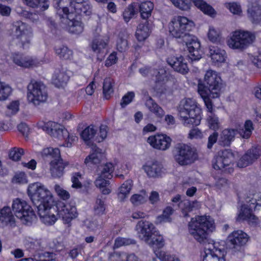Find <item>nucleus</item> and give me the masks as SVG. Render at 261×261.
<instances>
[{
  "label": "nucleus",
  "mask_w": 261,
  "mask_h": 261,
  "mask_svg": "<svg viewBox=\"0 0 261 261\" xmlns=\"http://www.w3.org/2000/svg\"><path fill=\"white\" fill-rule=\"evenodd\" d=\"M153 250L154 253L163 252L159 250L162 248L165 245L164 240L162 236L159 234V232L156 231L153 233L151 237H150L148 241L145 242Z\"/></svg>",
  "instance_id": "30"
},
{
  "label": "nucleus",
  "mask_w": 261,
  "mask_h": 261,
  "mask_svg": "<svg viewBox=\"0 0 261 261\" xmlns=\"http://www.w3.org/2000/svg\"><path fill=\"white\" fill-rule=\"evenodd\" d=\"M205 255L203 261H225L224 257H219L218 254L210 249H205Z\"/></svg>",
  "instance_id": "50"
},
{
  "label": "nucleus",
  "mask_w": 261,
  "mask_h": 261,
  "mask_svg": "<svg viewBox=\"0 0 261 261\" xmlns=\"http://www.w3.org/2000/svg\"><path fill=\"white\" fill-rule=\"evenodd\" d=\"M141 194H134L130 198V201L135 205L143 204L146 201V196Z\"/></svg>",
  "instance_id": "61"
},
{
  "label": "nucleus",
  "mask_w": 261,
  "mask_h": 261,
  "mask_svg": "<svg viewBox=\"0 0 261 261\" xmlns=\"http://www.w3.org/2000/svg\"><path fill=\"white\" fill-rule=\"evenodd\" d=\"M178 205L184 217H188L189 213L200 207V204L198 202L196 201H190L188 200H184L181 201Z\"/></svg>",
  "instance_id": "33"
},
{
  "label": "nucleus",
  "mask_w": 261,
  "mask_h": 261,
  "mask_svg": "<svg viewBox=\"0 0 261 261\" xmlns=\"http://www.w3.org/2000/svg\"><path fill=\"white\" fill-rule=\"evenodd\" d=\"M12 208L16 217L25 224L31 223L36 219V215L31 206L20 198L13 200Z\"/></svg>",
  "instance_id": "10"
},
{
  "label": "nucleus",
  "mask_w": 261,
  "mask_h": 261,
  "mask_svg": "<svg viewBox=\"0 0 261 261\" xmlns=\"http://www.w3.org/2000/svg\"><path fill=\"white\" fill-rule=\"evenodd\" d=\"M178 113L185 126H197L200 123L201 110L194 99L187 98L181 100Z\"/></svg>",
  "instance_id": "3"
},
{
  "label": "nucleus",
  "mask_w": 261,
  "mask_h": 261,
  "mask_svg": "<svg viewBox=\"0 0 261 261\" xmlns=\"http://www.w3.org/2000/svg\"><path fill=\"white\" fill-rule=\"evenodd\" d=\"M143 169L150 177H157L162 172V165L157 162L148 163L143 166Z\"/></svg>",
  "instance_id": "31"
},
{
  "label": "nucleus",
  "mask_w": 261,
  "mask_h": 261,
  "mask_svg": "<svg viewBox=\"0 0 261 261\" xmlns=\"http://www.w3.org/2000/svg\"><path fill=\"white\" fill-rule=\"evenodd\" d=\"M208 55L215 65H219L224 63L227 58L225 50L217 46H210L208 48Z\"/></svg>",
  "instance_id": "25"
},
{
  "label": "nucleus",
  "mask_w": 261,
  "mask_h": 261,
  "mask_svg": "<svg viewBox=\"0 0 261 261\" xmlns=\"http://www.w3.org/2000/svg\"><path fill=\"white\" fill-rule=\"evenodd\" d=\"M153 8V4L150 1L142 2L139 5V9L141 17L144 19H146L150 17Z\"/></svg>",
  "instance_id": "41"
},
{
  "label": "nucleus",
  "mask_w": 261,
  "mask_h": 261,
  "mask_svg": "<svg viewBox=\"0 0 261 261\" xmlns=\"http://www.w3.org/2000/svg\"><path fill=\"white\" fill-rule=\"evenodd\" d=\"M222 87V80L219 74L210 69L206 71L203 80H199L198 92L203 91L210 94L213 98H216L220 96Z\"/></svg>",
  "instance_id": "4"
},
{
  "label": "nucleus",
  "mask_w": 261,
  "mask_h": 261,
  "mask_svg": "<svg viewBox=\"0 0 261 261\" xmlns=\"http://www.w3.org/2000/svg\"><path fill=\"white\" fill-rule=\"evenodd\" d=\"M133 186L132 180H126L119 188L118 198L120 201H123L129 195Z\"/></svg>",
  "instance_id": "40"
},
{
  "label": "nucleus",
  "mask_w": 261,
  "mask_h": 261,
  "mask_svg": "<svg viewBox=\"0 0 261 261\" xmlns=\"http://www.w3.org/2000/svg\"><path fill=\"white\" fill-rule=\"evenodd\" d=\"M24 153V151L21 148H13L9 153V157L13 161H17L20 159L21 156Z\"/></svg>",
  "instance_id": "56"
},
{
  "label": "nucleus",
  "mask_w": 261,
  "mask_h": 261,
  "mask_svg": "<svg viewBox=\"0 0 261 261\" xmlns=\"http://www.w3.org/2000/svg\"><path fill=\"white\" fill-rule=\"evenodd\" d=\"M172 4L182 11H188L192 6V3L205 14L212 16L215 14L211 6L203 0H170Z\"/></svg>",
  "instance_id": "14"
},
{
  "label": "nucleus",
  "mask_w": 261,
  "mask_h": 261,
  "mask_svg": "<svg viewBox=\"0 0 261 261\" xmlns=\"http://www.w3.org/2000/svg\"><path fill=\"white\" fill-rule=\"evenodd\" d=\"M38 214L41 221L46 225H51L54 224L57 220L58 207L53 205L44 207L40 206L37 209Z\"/></svg>",
  "instance_id": "16"
},
{
  "label": "nucleus",
  "mask_w": 261,
  "mask_h": 261,
  "mask_svg": "<svg viewBox=\"0 0 261 261\" xmlns=\"http://www.w3.org/2000/svg\"><path fill=\"white\" fill-rule=\"evenodd\" d=\"M114 170V166L111 163L101 165L97 167L95 185L100 189L103 194H109L111 192V190L108 187L110 185L109 179L112 178V173Z\"/></svg>",
  "instance_id": "7"
},
{
  "label": "nucleus",
  "mask_w": 261,
  "mask_h": 261,
  "mask_svg": "<svg viewBox=\"0 0 261 261\" xmlns=\"http://www.w3.org/2000/svg\"><path fill=\"white\" fill-rule=\"evenodd\" d=\"M215 228L214 220L209 216H196L188 224L190 234L201 244L206 242L208 231L212 232Z\"/></svg>",
  "instance_id": "2"
},
{
  "label": "nucleus",
  "mask_w": 261,
  "mask_h": 261,
  "mask_svg": "<svg viewBox=\"0 0 261 261\" xmlns=\"http://www.w3.org/2000/svg\"><path fill=\"white\" fill-rule=\"evenodd\" d=\"M253 129V123L250 120L245 121L244 126L242 128L225 129L221 135L220 143L223 146L229 145L230 143L233 141L237 133H238L243 138L248 139L251 136Z\"/></svg>",
  "instance_id": "9"
},
{
  "label": "nucleus",
  "mask_w": 261,
  "mask_h": 261,
  "mask_svg": "<svg viewBox=\"0 0 261 261\" xmlns=\"http://www.w3.org/2000/svg\"><path fill=\"white\" fill-rule=\"evenodd\" d=\"M147 142L154 148L166 150L171 145V139L166 135L160 134L150 136Z\"/></svg>",
  "instance_id": "20"
},
{
  "label": "nucleus",
  "mask_w": 261,
  "mask_h": 261,
  "mask_svg": "<svg viewBox=\"0 0 261 261\" xmlns=\"http://www.w3.org/2000/svg\"><path fill=\"white\" fill-rule=\"evenodd\" d=\"M245 202L246 204L244 205L255 211L258 206H261V194L256 193L250 194L245 198Z\"/></svg>",
  "instance_id": "37"
},
{
  "label": "nucleus",
  "mask_w": 261,
  "mask_h": 261,
  "mask_svg": "<svg viewBox=\"0 0 261 261\" xmlns=\"http://www.w3.org/2000/svg\"><path fill=\"white\" fill-rule=\"evenodd\" d=\"M103 158L104 155L101 149L98 148L95 144H92L91 151L85 159L84 163L88 166L97 164L99 163Z\"/></svg>",
  "instance_id": "28"
},
{
  "label": "nucleus",
  "mask_w": 261,
  "mask_h": 261,
  "mask_svg": "<svg viewBox=\"0 0 261 261\" xmlns=\"http://www.w3.org/2000/svg\"><path fill=\"white\" fill-rule=\"evenodd\" d=\"M207 36L209 40L213 42L220 41V32L213 27H210Z\"/></svg>",
  "instance_id": "60"
},
{
  "label": "nucleus",
  "mask_w": 261,
  "mask_h": 261,
  "mask_svg": "<svg viewBox=\"0 0 261 261\" xmlns=\"http://www.w3.org/2000/svg\"><path fill=\"white\" fill-rule=\"evenodd\" d=\"M156 256L161 261H180V259L173 255H170L164 252L156 253Z\"/></svg>",
  "instance_id": "59"
},
{
  "label": "nucleus",
  "mask_w": 261,
  "mask_h": 261,
  "mask_svg": "<svg viewBox=\"0 0 261 261\" xmlns=\"http://www.w3.org/2000/svg\"><path fill=\"white\" fill-rule=\"evenodd\" d=\"M76 6L73 10V12H74L79 15H82V14L89 15L91 13V6L88 0H84L83 2Z\"/></svg>",
  "instance_id": "42"
},
{
  "label": "nucleus",
  "mask_w": 261,
  "mask_h": 261,
  "mask_svg": "<svg viewBox=\"0 0 261 261\" xmlns=\"http://www.w3.org/2000/svg\"><path fill=\"white\" fill-rule=\"evenodd\" d=\"M106 198L105 196L98 195L93 205V212L95 215L101 216L105 214L106 209Z\"/></svg>",
  "instance_id": "36"
},
{
  "label": "nucleus",
  "mask_w": 261,
  "mask_h": 261,
  "mask_svg": "<svg viewBox=\"0 0 261 261\" xmlns=\"http://www.w3.org/2000/svg\"><path fill=\"white\" fill-rule=\"evenodd\" d=\"M61 12H63V14L58 13L61 22L65 25V28L70 33L79 34L83 31L84 25L79 16L76 15L73 12L68 13V8L64 6H62Z\"/></svg>",
  "instance_id": "11"
},
{
  "label": "nucleus",
  "mask_w": 261,
  "mask_h": 261,
  "mask_svg": "<svg viewBox=\"0 0 261 261\" xmlns=\"http://www.w3.org/2000/svg\"><path fill=\"white\" fill-rule=\"evenodd\" d=\"M108 43V40L101 37L94 39L91 44V48L97 54L103 53Z\"/></svg>",
  "instance_id": "39"
},
{
  "label": "nucleus",
  "mask_w": 261,
  "mask_h": 261,
  "mask_svg": "<svg viewBox=\"0 0 261 261\" xmlns=\"http://www.w3.org/2000/svg\"><path fill=\"white\" fill-rule=\"evenodd\" d=\"M9 32L10 35L18 39L23 48L29 46L32 34L25 23L21 21L14 22L11 25Z\"/></svg>",
  "instance_id": "13"
},
{
  "label": "nucleus",
  "mask_w": 261,
  "mask_h": 261,
  "mask_svg": "<svg viewBox=\"0 0 261 261\" xmlns=\"http://www.w3.org/2000/svg\"><path fill=\"white\" fill-rule=\"evenodd\" d=\"M150 30L147 22L140 23L136 32V37L139 41H144L149 35Z\"/></svg>",
  "instance_id": "38"
},
{
  "label": "nucleus",
  "mask_w": 261,
  "mask_h": 261,
  "mask_svg": "<svg viewBox=\"0 0 261 261\" xmlns=\"http://www.w3.org/2000/svg\"><path fill=\"white\" fill-rule=\"evenodd\" d=\"M252 209L243 204L238 214L237 221H246L249 224L256 225L259 223V219L253 213Z\"/></svg>",
  "instance_id": "23"
},
{
  "label": "nucleus",
  "mask_w": 261,
  "mask_h": 261,
  "mask_svg": "<svg viewBox=\"0 0 261 261\" xmlns=\"http://www.w3.org/2000/svg\"><path fill=\"white\" fill-rule=\"evenodd\" d=\"M173 209L170 206H167L163 211L162 216L158 218V221L161 222H170L171 219L170 218L173 213Z\"/></svg>",
  "instance_id": "55"
},
{
  "label": "nucleus",
  "mask_w": 261,
  "mask_h": 261,
  "mask_svg": "<svg viewBox=\"0 0 261 261\" xmlns=\"http://www.w3.org/2000/svg\"><path fill=\"white\" fill-rule=\"evenodd\" d=\"M47 134L59 140H64L68 136V132L64 127L57 123L49 121L45 123L43 128Z\"/></svg>",
  "instance_id": "18"
},
{
  "label": "nucleus",
  "mask_w": 261,
  "mask_h": 261,
  "mask_svg": "<svg viewBox=\"0 0 261 261\" xmlns=\"http://www.w3.org/2000/svg\"><path fill=\"white\" fill-rule=\"evenodd\" d=\"M108 134V127L105 125H101L99 127V133L95 137V141L101 142L106 138Z\"/></svg>",
  "instance_id": "57"
},
{
  "label": "nucleus",
  "mask_w": 261,
  "mask_h": 261,
  "mask_svg": "<svg viewBox=\"0 0 261 261\" xmlns=\"http://www.w3.org/2000/svg\"><path fill=\"white\" fill-rule=\"evenodd\" d=\"M42 155L44 157H50L53 160L61 159L60 157V151L58 148L48 147L45 148L42 151Z\"/></svg>",
  "instance_id": "48"
},
{
  "label": "nucleus",
  "mask_w": 261,
  "mask_h": 261,
  "mask_svg": "<svg viewBox=\"0 0 261 261\" xmlns=\"http://www.w3.org/2000/svg\"><path fill=\"white\" fill-rule=\"evenodd\" d=\"M167 62L176 72L184 74L188 73L189 71L187 63L181 56L169 57L167 59Z\"/></svg>",
  "instance_id": "24"
},
{
  "label": "nucleus",
  "mask_w": 261,
  "mask_h": 261,
  "mask_svg": "<svg viewBox=\"0 0 261 261\" xmlns=\"http://www.w3.org/2000/svg\"><path fill=\"white\" fill-rule=\"evenodd\" d=\"M23 243L25 247L30 250L37 249L40 246L39 241L30 238H25Z\"/></svg>",
  "instance_id": "53"
},
{
  "label": "nucleus",
  "mask_w": 261,
  "mask_h": 261,
  "mask_svg": "<svg viewBox=\"0 0 261 261\" xmlns=\"http://www.w3.org/2000/svg\"><path fill=\"white\" fill-rule=\"evenodd\" d=\"M194 26L193 21L185 17L179 16L170 21L168 30L170 35L173 37L182 39L189 51L190 58L192 60H198L202 55L200 42L196 37L189 33Z\"/></svg>",
  "instance_id": "1"
},
{
  "label": "nucleus",
  "mask_w": 261,
  "mask_h": 261,
  "mask_svg": "<svg viewBox=\"0 0 261 261\" xmlns=\"http://www.w3.org/2000/svg\"><path fill=\"white\" fill-rule=\"evenodd\" d=\"M82 175L80 172H75L72 174L71 177V181L72 185L71 187L73 188L80 189L82 187V184L80 181V179L81 178Z\"/></svg>",
  "instance_id": "62"
},
{
  "label": "nucleus",
  "mask_w": 261,
  "mask_h": 261,
  "mask_svg": "<svg viewBox=\"0 0 261 261\" xmlns=\"http://www.w3.org/2000/svg\"><path fill=\"white\" fill-rule=\"evenodd\" d=\"M251 21L254 23H258L261 21V7L255 5L248 9Z\"/></svg>",
  "instance_id": "44"
},
{
  "label": "nucleus",
  "mask_w": 261,
  "mask_h": 261,
  "mask_svg": "<svg viewBox=\"0 0 261 261\" xmlns=\"http://www.w3.org/2000/svg\"><path fill=\"white\" fill-rule=\"evenodd\" d=\"M114 80L110 78H106L103 84V94L105 98L109 99L114 92Z\"/></svg>",
  "instance_id": "43"
},
{
  "label": "nucleus",
  "mask_w": 261,
  "mask_h": 261,
  "mask_svg": "<svg viewBox=\"0 0 261 261\" xmlns=\"http://www.w3.org/2000/svg\"><path fill=\"white\" fill-rule=\"evenodd\" d=\"M69 72L66 67L62 66L56 68L53 76V82L58 87L66 84L70 77Z\"/></svg>",
  "instance_id": "26"
},
{
  "label": "nucleus",
  "mask_w": 261,
  "mask_h": 261,
  "mask_svg": "<svg viewBox=\"0 0 261 261\" xmlns=\"http://www.w3.org/2000/svg\"><path fill=\"white\" fill-rule=\"evenodd\" d=\"M174 158L180 165H188L197 160L198 153L196 149L191 146L179 143L175 147Z\"/></svg>",
  "instance_id": "8"
},
{
  "label": "nucleus",
  "mask_w": 261,
  "mask_h": 261,
  "mask_svg": "<svg viewBox=\"0 0 261 261\" xmlns=\"http://www.w3.org/2000/svg\"><path fill=\"white\" fill-rule=\"evenodd\" d=\"M136 230L137 231L139 237L145 242L148 241L153 233L157 231L154 225L147 221H139L136 226Z\"/></svg>",
  "instance_id": "19"
},
{
  "label": "nucleus",
  "mask_w": 261,
  "mask_h": 261,
  "mask_svg": "<svg viewBox=\"0 0 261 261\" xmlns=\"http://www.w3.org/2000/svg\"><path fill=\"white\" fill-rule=\"evenodd\" d=\"M54 189L58 196L61 199L64 200H66L69 199L70 197L69 193L67 191L64 190L60 185H55L54 187Z\"/></svg>",
  "instance_id": "54"
},
{
  "label": "nucleus",
  "mask_w": 261,
  "mask_h": 261,
  "mask_svg": "<svg viewBox=\"0 0 261 261\" xmlns=\"http://www.w3.org/2000/svg\"><path fill=\"white\" fill-rule=\"evenodd\" d=\"M234 155L230 150L220 151L216 157L213 167L217 170H223L230 166L233 161Z\"/></svg>",
  "instance_id": "17"
},
{
  "label": "nucleus",
  "mask_w": 261,
  "mask_h": 261,
  "mask_svg": "<svg viewBox=\"0 0 261 261\" xmlns=\"http://www.w3.org/2000/svg\"><path fill=\"white\" fill-rule=\"evenodd\" d=\"M68 165V163L64 161L62 159L53 160L50 163V171L51 176L55 178L62 177L64 173V168Z\"/></svg>",
  "instance_id": "27"
},
{
  "label": "nucleus",
  "mask_w": 261,
  "mask_h": 261,
  "mask_svg": "<svg viewBox=\"0 0 261 261\" xmlns=\"http://www.w3.org/2000/svg\"><path fill=\"white\" fill-rule=\"evenodd\" d=\"M207 122L210 128L215 131L218 130L220 126V123L218 117L213 113L208 115Z\"/></svg>",
  "instance_id": "49"
},
{
  "label": "nucleus",
  "mask_w": 261,
  "mask_h": 261,
  "mask_svg": "<svg viewBox=\"0 0 261 261\" xmlns=\"http://www.w3.org/2000/svg\"><path fill=\"white\" fill-rule=\"evenodd\" d=\"M198 93L203 99L208 112L211 114L213 110V104L211 100V98H213L212 96L203 91H201V92H198Z\"/></svg>",
  "instance_id": "52"
},
{
  "label": "nucleus",
  "mask_w": 261,
  "mask_h": 261,
  "mask_svg": "<svg viewBox=\"0 0 261 261\" xmlns=\"http://www.w3.org/2000/svg\"><path fill=\"white\" fill-rule=\"evenodd\" d=\"M27 6L32 8L40 7L42 10H45L49 7L48 0H22Z\"/></svg>",
  "instance_id": "45"
},
{
  "label": "nucleus",
  "mask_w": 261,
  "mask_h": 261,
  "mask_svg": "<svg viewBox=\"0 0 261 261\" xmlns=\"http://www.w3.org/2000/svg\"><path fill=\"white\" fill-rule=\"evenodd\" d=\"M58 215L62 219L63 222L69 224L77 216L76 208L69 203L63 204L58 207Z\"/></svg>",
  "instance_id": "21"
},
{
  "label": "nucleus",
  "mask_w": 261,
  "mask_h": 261,
  "mask_svg": "<svg viewBox=\"0 0 261 261\" xmlns=\"http://www.w3.org/2000/svg\"><path fill=\"white\" fill-rule=\"evenodd\" d=\"M135 97V93L134 92H128L124 95L121 100L120 105L122 108L125 107L126 105L130 103Z\"/></svg>",
  "instance_id": "64"
},
{
  "label": "nucleus",
  "mask_w": 261,
  "mask_h": 261,
  "mask_svg": "<svg viewBox=\"0 0 261 261\" xmlns=\"http://www.w3.org/2000/svg\"><path fill=\"white\" fill-rule=\"evenodd\" d=\"M15 218L9 206H4L0 209V225H6L13 224Z\"/></svg>",
  "instance_id": "34"
},
{
  "label": "nucleus",
  "mask_w": 261,
  "mask_h": 261,
  "mask_svg": "<svg viewBox=\"0 0 261 261\" xmlns=\"http://www.w3.org/2000/svg\"><path fill=\"white\" fill-rule=\"evenodd\" d=\"M28 193L37 209L39 208L40 206L46 207L54 205V199L51 192L40 182H35L29 185Z\"/></svg>",
  "instance_id": "5"
},
{
  "label": "nucleus",
  "mask_w": 261,
  "mask_h": 261,
  "mask_svg": "<svg viewBox=\"0 0 261 261\" xmlns=\"http://www.w3.org/2000/svg\"><path fill=\"white\" fill-rule=\"evenodd\" d=\"M83 2L84 0H57L56 2L55 7L57 9L59 7V9L58 10V13H61L62 9V6L66 7L63 3L64 2H68L69 3L71 11L73 12L74 9L77 6L76 5Z\"/></svg>",
  "instance_id": "47"
},
{
  "label": "nucleus",
  "mask_w": 261,
  "mask_h": 261,
  "mask_svg": "<svg viewBox=\"0 0 261 261\" xmlns=\"http://www.w3.org/2000/svg\"><path fill=\"white\" fill-rule=\"evenodd\" d=\"M255 39L254 33L239 30L232 32L227 43L231 48L243 50L252 44Z\"/></svg>",
  "instance_id": "6"
},
{
  "label": "nucleus",
  "mask_w": 261,
  "mask_h": 261,
  "mask_svg": "<svg viewBox=\"0 0 261 261\" xmlns=\"http://www.w3.org/2000/svg\"><path fill=\"white\" fill-rule=\"evenodd\" d=\"M145 106L149 111L158 118H161L165 115V111L154 100L149 97L145 102Z\"/></svg>",
  "instance_id": "35"
},
{
  "label": "nucleus",
  "mask_w": 261,
  "mask_h": 261,
  "mask_svg": "<svg viewBox=\"0 0 261 261\" xmlns=\"http://www.w3.org/2000/svg\"><path fill=\"white\" fill-rule=\"evenodd\" d=\"M56 55L62 59L68 60L72 56V51L65 46H60L55 48Z\"/></svg>",
  "instance_id": "46"
},
{
  "label": "nucleus",
  "mask_w": 261,
  "mask_h": 261,
  "mask_svg": "<svg viewBox=\"0 0 261 261\" xmlns=\"http://www.w3.org/2000/svg\"><path fill=\"white\" fill-rule=\"evenodd\" d=\"M260 150L257 147H252L240 159L237 165L240 168L246 167L252 164L260 155Z\"/></svg>",
  "instance_id": "22"
},
{
  "label": "nucleus",
  "mask_w": 261,
  "mask_h": 261,
  "mask_svg": "<svg viewBox=\"0 0 261 261\" xmlns=\"http://www.w3.org/2000/svg\"><path fill=\"white\" fill-rule=\"evenodd\" d=\"M48 97L45 85L41 82L34 80L28 85V99L35 106L46 101Z\"/></svg>",
  "instance_id": "12"
},
{
  "label": "nucleus",
  "mask_w": 261,
  "mask_h": 261,
  "mask_svg": "<svg viewBox=\"0 0 261 261\" xmlns=\"http://www.w3.org/2000/svg\"><path fill=\"white\" fill-rule=\"evenodd\" d=\"M116 47L120 52L126 50L128 48L127 40L122 37H119L116 44Z\"/></svg>",
  "instance_id": "58"
},
{
  "label": "nucleus",
  "mask_w": 261,
  "mask_h": 261,
  "mask_svg": "<svg viewBox=\"0 0 261 261\" xmlns=\"http://www.w3.org/2000/svg\"><path fill=\"white\" fill-rule=\"evenodd\" d=\"M249 239V236L246 232L239 229L234 230L228 236L227 242L232 252H241Z\"/></svg>",
  "instance_id": "15"
},
{
  "label": "nucleus",
  "mask_w": 261,
  "mask_h": 261,
  "mask_svg": "<svg viewBox=\"0 0 261 261\" xmlns=\"http://www.w3.org/2000/svg\"><path fill=\"white\" fill-rule=\"evenodd\" d=\"M13 61L17 65L24 68L36 66L39 63L36 59L32 57L19 54L14 55Z\"/></svg>",
  "instance_id": "29"
},
{
  "label": "nucleus",
  "mask_w": 261,
  "mask_h": 261,
  "mask_svg": "<svg viewBox=\"0 0 261 261\" xmlns=\"http://www.w3.org/2000/svg\"><path fill=\"white\" fill-rule=\"evenodd\" d=\"M137 11L135 10V7L133 4L129 5L126 7L123 12V18L126 22H128L131 19L133 18L137 14Z\"/></svg>",
  "instance_id": "51"
},
{
  "label": "nucleus",
  "mask_w": 261,
  "mask_h": 261,
  "mask_svg": "<svg viewBox=\"0 0 261 261\" xmlns=\"http://www.w3.org/2000/svg\"><path fill=\"white\" fill-rule=\"evenodd\" d=\"M97 129L94 125H90L85 128L81 134L82 138L85 142L89 146H92L93 141H95Z\"/></svg>",
  "instance_id": "32"
},
{
  "label": "nucleus",
  "mask_w": 261,
  "mask_h": 261,
  "mask_svg": "<svg viewBox=\"0 0 261 261\" xmlns=\"http://www.w3.org/2000/svg\"><path fill=\"white\" fill-rule=\"evenodd\" d=\"M226 7L233 14L241 15L242 13V9L241 6L236 3H230L226 4Z\"/></svg>",
  "instance_id": "63"
}]
</instances>
